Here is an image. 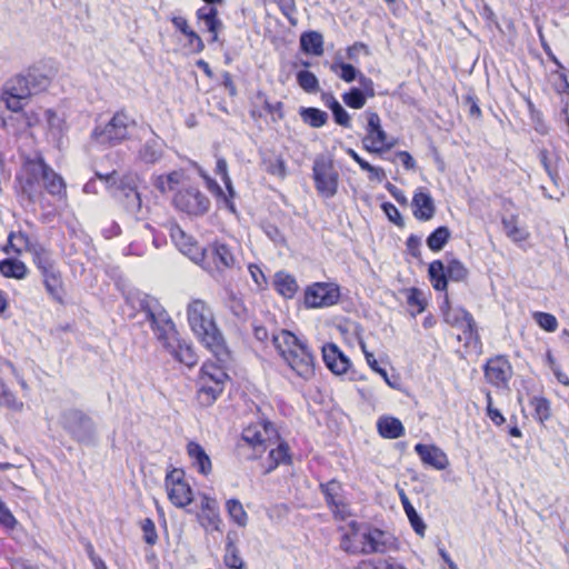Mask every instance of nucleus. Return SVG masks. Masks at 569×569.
<instances>
[{"instance_id": "f257e3e1", "label": "nucleus", "mask_w": 569, "mask_h": 569, "mask_svg": "<svg viewBox=\"0 0 569 569\" xmlns=\"http://www.w3.org/2000/svg\"><path fill=\"white\" fill-rule=\"evenodd\" d=\"M54 71L44 64H36L8 79L1 91V101L12 112H21L29 98L50 86Z\"/></svg>"}, {"instance_id": "f03ea898", "label": "nucleus", "mask_w": 569, "mask_h": 569, "mask_svg": "<svg viewBox=\"0 0 569 569\" xmlns=\"http://www.w3.org/2000/svg\"><path fill=\"white\" fill-rule=\"evenodd\" d=\"M22 193L34 202L42 193V188L51 196L66 193V183L60 174L50 168L41 156L26 158L17 174Z\"/></svg>"}, {"instance_id": "7ed1b4c3", "label": "nucleus", "mask_w": 569, "mask_h": 569, "mask_svg": "<svg viewBox=\"0 0 569 569\" xmlns=\"http://www.w3.org/2000/svg\"><path fill=\"white\" fill-rule=\"evenodd\" d=\"M187 319L191 331L213 353L217 361L227 362L230 353L209 305L201 299L191 300L187 306Z\"/></svg>"}, {"instance_id": "20e7f679", "label": "nucleus", "mask_w": 569, "mask_h": 569, "mask_svg": "<svg viewBox=\"0 0 569 569\" xmlns=\"http://www.w3.org/2000/svg\"><path fill=\"white\" fill-rule=\"evenodd\" d=\"M271 341L281 358L298 377L305 380L313 377L315 358L306 342L286 329L273 332Z\"/></svg>"}, {"instance_id": "39448f33", "label": "nucleus", "mask_w": 569, "mask_h": 569, "mask_svg": "<svg viewBox=\"0 0 569 569\" xmlns=\"http://www.w3.org/2000/svg\"><path fill=\"white\" fill-rule=\"evenodd\" d=\"M129 299L143 315L144 320L150 323L153 335L161 346L169 345V341L178 336L174 322L156 298L137 292Z\"/></svg>"}, {"instance_id": "423d86ee", "label": "nucleus", "mask_w": 569, "mask_h": 569, "mask_svg": "<svg viewBox=\"0 0 569 569\" xmlns=\"http://www.w3.org/2000/svg\"><path fill=\"white\" fill-rule=\"evenodd\" d=\"M64 432L77 443L94 447L99 442V432L93 418L81 409H63L58 419Z\"/></svg>"}, {"instance_id": "0eeeda50", "label": "nucleus", "mask_w": 569, "mask_h": 569, "mask_svg": "<svg viewBox=\"0 0 569 569\" xmlns=\"http://www.w3.org/2000/svg\"><path fill=\"white\" fill-rule=\"evenodd\" d=\"M226 362H206L200 369L197 399L203 407L211 406L221 395L228 375L223 369Z\"/></svg>"}, {"instance_id": "6e6552de", "label": "nucleus", "mask_w": 569, "mask_h": 569, "mask_svg": "<svg viewBox=\"0 0 569 569\" xmlns=\"http://www.w3.org/2000/svg\"><path fill=\"white\" fill-rule=\"evenodd\" d=\"M136 120L123 111H118L104 126H96L91 139L99 144L116 146L129 137Z\"/></svg>"}, {"instance_id": "1a4fd4ad", "label": "nucleus", "mask_w": 569, "mask_h": 569, "mask_svg": "<svg viewBox=\"0 0 569 569\" xmlns=\"http://www.w3.org/2000/svg\"><path fill=\"white\" fill-rule=\"evenodd\" d=\"M118 190L119 201L123 210L137 221L144 220L148 217L149 207L142 203L134 177L131 174L122 177L119 181Z\"/></svg>"}, {"instance_id": "9d476101", "label": "nucleus", "mask_w": 569, "mask_h": 569, "mask_svg": "<svg viewBox=\"0 0 569 569\" xmlns=\"http://www.w3.org/2000/svg\"><path fill=\"white\" fill-rule=\"evenodd\" d=\"M312 177L321 196L332 198L337 193L339 174L331 159L323 154L317 156L312 166Z\"/></svg>"}, {"instance_id": "9b49d317", "label": "nucleus", "mask_w": 569, "mask_h": 569, "mask_svg": "<svg viewBox=\"0 0 569 569\" xmlns=\"http://www.w3.org/2000/svg\"><path fill=\"white\" fill-rule=\"evenodd\" d=\"M360 538L361 555L388 553L398 549L397 539L388 531L378 528L367 527L361 529Z\"/></svg>"}, {"instance_id": "f8f14e48", "label": "nucleus", "mask_w": 569, "mask_h": 569, "mask_svg": "<svg viewBox=\"0 0 569 569\" xmlns=\"http://www.w3.org/2000/svg\"><path fill=\"white\" fill-rule=\"evenodd\" d=\"M173 204L179 211L193 217L203 216L210 209L209 198L194 187L179 190L173 197Z\"/></svg>"}, {"instance_id": "ddd939ff", "label": "nucleus", "mask_w": 569, "mask_h": 569, "mask_svg": "<svg viewBox=\"0 0 569 569\" xmlns=\"http://www.w3.org/2000/svg\"><path fill=\"white\" fill-rule=\"evenodd\" d=\"M367 134L362 139V147L370 153H381L393 147V142H388L387 132L381 127V120L377 112L367 110Z\"/></svg>"}, {"instance_id": "4468645a", "label": "nucleus", "mask_w": 569, "mask_h": 569, "mask_svg": "<svg viewBox=\"0 0 569 569\" xmlns=\"http://www.w3.org/2000/svg\"><path fill=\"white\" fill-rule=\"evenodd\" d=\"M272 436H277V431L269 421L246 427L242 430L241 440L254 451L249 458L256 459L263 453L269 448Z\"/></svg>"}, {"instance_id": "2eb2a0df", "label": "nucleus", "mask_w": 569, "mask_h": 569, "mask_svg": "<svg viewBox=\"0 0 569 569\" xmlns=\"http://www.w3.org/2000/svg\"><path fill=\"white\" fill-rule=\"evenodd\" d=\"M207 252L208 258L212 261L203 268L216 279L222 278L223 271L232 269L237 264L236 257L229 246L223 242L214 241L208 249L203 250L202 254Z\"/></svg>"}, {"instance_id": "dca6fc26", "label": "nucleus", "mask_w": 569, "mask_h": 569, "mask_svg": "<svg viewBox=\"0 0 569 569\" xmlns=\"http://www.w3.org/2000/svg\"><path fill=\"white\" fill-rule=\"evenodd\" d=\"M142 131L143 133L149 132L150 137L139 147L136 161L148 167L154 166L163 158L166 143L150 126L142 128Z\"/></svg>"}, {"instance_id": "f3484780", "label": "nucleus", "mask_w": 569, "mask_h": 569, "mask_svg": "<svg viewBox=\"0 0 569 569\" xmlns=\"http://www.w3.org/2000/svg\"><path fill=\"white\" fill-rule=\"evenodd\" d=\"M340 292L338 287L330 283L316 282L305 292V303L308 308L330 307L338 302Z\"/></svg>"}, {"instance_id": "a211bd4d", "label": "nucleus", "mask_w": 569, "mask_h": 569, "mask_svg": "<svg viewBox=\"0 0 569 569\" xmlns=\"http://www.w3.org/2000/svg\"><path fill=\"white\" fill-rule=\"evenodd\" d=\"M485 378L497 388L508 387L513 371L512 366L505 356L490 358L483 367Z\"/></svg>"}, {"instance_id": "6ab92c4d", "label": "nucleus", "mask_w": 569, "mask_h": 569, "mask_svg": "<svg viewBox=\"0 0 569 569\" xmlns=\"http://www.w3.org/2000/svg\"><path fill=\"white\" fill-rule=\"evenodd\" d=\"M443 319L447 323L462 329L463 333L472 336L477 332V326L472 315L465 308H450L448 296H445L443 306L441 307Z\"/></svg>"}, {"instance_id": "aec40b11", "label": "nucleus", "mask_w": 569, "mask_h": 569, "mask_svg": "<svg viewBox=\"0 0 569 569\" xmlns=\"http://www.w3.org/2000/svg\"><path fill=\"white\" fill-rule=\"evenodd\" d=\"M320 490L325 496L326 502L337 519L345 520L348 516L347 506L341 498L342 486L339 481L332 479L320 483Z\"/></svg>"}, {"instance_id": "412c9836", "label": "nucleus", "mask_w": 569, "mask_h": 569, "mask_svg": "<svg viewBox=\"0 0 569 569\" xmlns=\"http://www.w3.org/2000/svg\"><path fill=\"white\" fill-rule=\"evenodd\" d=\"M322 359L326 367L335 375H343L351 366L349 358L335 343L322 347Z\"/></svg>"}, {"instance_id": "4be33fe9", "label": "nucleus", "mask_w": 569, "mask_h": 569, "mask_svg": "<svg viewBox=\"0 0 569 569\" xmlns=\"http://www.w3.org/2000/svg\"><path fill=\"white\" fill-rule=\"evenodd\" d=\"M177 361L193 367L198 361V356L193 347L184 340H180L178 336L169 341V345L162 346Z\"/></svg>"}, {"instance_id": "5701e85b", "label": "nucleus", "mask_w": 569, "mask_h": 569, "mask_svg": "<svg viewBox=\"0 0 569 569\" xmlns=\"http://www.w3.org/2000/svg\"><path fill=\"white\" fill-rule=\"evenodd\" d=\"M216 171L219 176H221L229 196L224 194L221 187L217 182L212 183V190L217 193L219 200L222 201V203L229 211L236 212V207L234 203L232 202V198L234 197V190L232 187L231 179L228 176V166L224 159H218Z\"/></svg>"}, {"instance_id": "b1692460", "label": "nucleus", "mask_w": 569, "mask_h": 569, "mask_svg": "<svg viewBox=\"0 0 569 569\" xmlns=\"http://www.w3.org/2000/svg\"><path fill=\"white\" fill-rule=\"evenodd\" d=\"M412 213L419 221H429L436 213L433 199L429 192L418 189L412 198Z\"/></svg>"}, {"instance_id": "393cba45", "label": "nucleus", "mask_w": 569, "mask_h": 569, "mask_svg": "<svg viewBox=\"0 0 569 569\" xmlns=\"http://www.w3.org/2000/svg\"><path fill=\"white\" fill-rule=\"evenodd\" d=\"M415 451L425 465H428L437 470H443L448 466V458L446 453L436 446L417 443Z\"/></svg>"}, {"instance_id": "a878e982", "label": "nucleus", "mask_w": 569, "mask_h": 569, "mask_svg": "<svg viewBox=\"0 0 569 569\" xmlns=\"http://www.w3.org/2000/svg\"><path fill=\"white\" fill-rule=\"evenodd\" d=\"M187 453L191 460V465L202 476H208L212 471L211 459L203 447L196 441L187 443Z\"/></svg>"}, {"instance_id": "bb28decb", "label": "nucleus", "mask_w": 569, "mask_h": 569, "mask_svg": "<svg viewBox=\"0 0 569 569\" xmlns=\"http://www.w3.org/2000/svg\"><path fill=\"white\" fill-rule=\"evenodd\" d=\"M201 525L206 529L219 530L221 519L219 516V508L216 499L210 498L207 495H203L201 498Z\"/></svg>"}, {"instance_id": "cd10ccee", "label": "nucleus", "mask_w": 569, "mask_h": 569, "mask_svg": "<svg viewBox=\"0 0 569 569\" xmlns=\"http://www.w3.org/2000/svg\"><path fill=\"white\" fill-rule=\"evenodd\" d=\"M171 22L173 23L174 28L184 34L188 39L187 47L190 52L200 53L204 49L202 39L196 31L190 28L187 19L180 16H176L171 18Z\"/></svg>"}, {"instance_id": "c85d7f7f", "label": "nucleus", "mask_w": 569, "mask_h": 569, "mask_svg": "<svg viewBox=\"0 0 569 569\" xmlns=\"http://www.w3.org/2000/svg\"><path fill=\"white\" fill-rule=\"evenodd\" d=\"M377 428L380 436L386 439H398L405 435L402 422L395 417L379 418Z\"/></svg>"}, {"instance_id": "c756f323", "label": "nucleus", "mask_w": 569, "mask_h": 569, "mask_svg": "<svg viewBox=\"0 0 569 569\" xmlns=\"http://www.w3.org/2000/svg\"><path fill=\"white\" fill-rule=\"evenodd\" d=\"M289 451L290 448L283 440L279 441L276 448H271L269 450V466L266 469V473H270L280 465H290L292 460Z\"/></svg>"}, {"instance_id": "7c9ffc66", "label": "nucleus", "mask_w": 569, "mask_h": 569, "mask_svg": "<svg viewBox=\"0 0 569 569\" xmlns=\"http://www.w3.org/2000/svg\"><path fill=\"white\" fill-rule=\"evenodd\" d=\"M167 491L169 500L178 508H184L193 500L192 489L188 482L169 487Z\"/></svg>"}, {"instance_id": "2f4dec72", "label": "nucleus", "mask_w": 569, "mask_h": 569, "mask_svg": "<svg viewBox=\"0 0 569 569\" xmlns=\"http://www.w3.org/2000/svg\"><path fill=\"white\" fill-rule=\"evenodd\" d=\"M44 114L50 137L57 142V144H60L68 129L64 118L59 116L52 109L46 110Z\"/></svg>"}, {"instance_id": "473e14b6", "label": "nucleus", "mask_w": 569, "mask_h": 569, "mask_svg": "<svg viewBox=\"0 0 569 569\" xmlns=\"http://www.w3.org/2000/svg\"><path fill=\"white\" fill-rule=\"evenodd\" d=\"M429 280L437 291H447L448 274L445 263L441 260H435L428 268Z\"/></svg>"}, {"instance_id": "72a5a7b5", "label": "nucleus", "mask_w": 569, "mask_h": 569, "mask_svg": "<svg viewBox=\"0 0 569 569\" xmlns=\"http://www.w3.org/2000/svg\"><path fill=\"white\" fill-rule=\"evenodd\" d=\"M273 287L284 298H292L298 290L296 278L284 271L274 274Z\"/></svg>"}, {"instance_id": "f704fd0d", "label": "nucleus", "mask_w": 569, "mask_h": 569, "mask_svg": "<svg viewBox=\"0 0 569 569\" xmlns=\"http://www.w3.org/2000/svg\"><path fill=\"white\" fill-rule=\"evenodd\" d=\"M300 48L305 53L321 56L323 53V38L317 31L303 32L300 37Z\"/></svg>"}, {"instance_id": "c9c22d12", "label": "nucleus", "mask_w": 569, "mask_h": 569, "mask_svg": "<svg viewBox=\"0 0 569 569\" xmlns=\"http://www.w3.org/2000/svg\"><path fill=\"white\" fill-rule=\"evenodd\" d=\"M0 272L6 278L23 279L27 276V266L14 258H6L0 261Z\"/></svg>"}, {"instance_id": "e433bc0d", "label": "nucleus", "mask_w": 569, "mask_h": 569, "mask_svg": "<svg viewBox=\"0 0 569 569\" xmlns=\"http://www.w3.org/2000/svg\"><path fill=\"white\" fill-rule=\"evenodd\" d=\"M299 116L311 128H321L328 121V113L315 107H301Z\"/></svg>"}, {"instance_id": "4c0bfd02", "label": "nucleus", "mask_w": 569, "mask_h": 569, "mask_svg": "<svg viewBox=\"0 0 569 569\" xmlns=\"http://www.w3.org/2000/svg\"><path fill=\"white\" fill-rule=\"evenodd\" d=\"M350 527L352 531L341 537L340 548L350 555H361L359 547H362V545L358 537V535H361V528L356 522H351Z\"/></svg>"}, {"instance_id": "58836bf2", "label": "nucleus", "mask_w": 569, "mask_h": 569, "mask_svg": "<svg viewBox=\"0 0 569 569\" xmlns=\"http://www.w3.org/2000/svg\"><path fill=\"white\" fill-rule=\"evenodd\" d=\"M451 237V231L446 226H440L436 228L426 240V243L428 248L433 251L438 252L445 248L447 242L449 241Z\"/></svg>"}, {"instance_id": "ea45409f", "label": "nucleus", "mask_w": 569, "mask_h": 569, "mask_svg": "<svg viewBox=\"0 0 569 569\" xmlns=\"http://www.w3.org/2000/svg\"><path fill=\"white\" fill-rule=\"evenodd\" d=\"M43 283L48 291V293L57 301L62 302L63 297V288L60 272L58 269L50 271L49 273L42 276Z\"/></svg>"}, {"instance_id": "a19ab883", "label": "nucleus", "mask_w": 569, "mask_h": 569, "mask_svg": "<svg viewBox=\"0 0 569 569\" xmlns=\"http://www.w3.org/2000/svg\"><path fill=\"white\" fill-rule=\"evenodd\" d=\"M207 4L198 9L197 17L203 21L209 32H217L221 27V21L217 18L218 11L211 4L212 2H206Z\"/></svg>"}, {"instance_id": "79ce46f5", "label": "nucleus", "mask_w": 569, "mask_h": 569, "mask_svg": "<svg viewBox=\"0 0 569 569\" xmlns=\"http://www.w3.org/2000/svg\"><path fill=\"white\" fill-rule=\"evenodd\" d=\"M330 70L336 73L341 80L345 82H352L357 80L359 74L361 73L356 67L351 63H347L343 61H335L330 66Z\"/></svg>"}, {"instance_id": "37998d69", "label": "nucleus", "mask_w": 569, "mask_h": 569, "mask_svg": "<svg viewBox=\"0 0 569 569\" xmlns=\"http://www.w3.org/2000/svg\"><path fill=\"white\" fill-rule=\"evenodd\" d=\"M502 227L506 234L515 242L525 241L529 236L525 228L518 227L517 218L515 216H511L510 218H503Z\"/></svg>"}, {"instance_id": "c03bdc74", "label": "nucleus", "mask_w": 569, "mask_h": 569, "mask_svg": "<svg viewBox=\"0 0 569 569\" xmlns=\"http://www.w3.org/2000/svg\"><path fill=\"white\" fill-rule=\"evenodd\" d=\"M182 173L172 171L168 174H159L153 178V186L161 192L173 190L179 184Z\"/></svg>"}, {"instance_id": "a18cd8bd", "label": "nucleus", "mask_w": 569, "mask_h": 569, "mask_svg": "<svg viewBox=\"0 0 569 569\" xmlns=\"http://www.w3.org/2000/svg\"><path fill=\"white\" fill-rule=\"evenodd\" d=\"M224 565L231 569H243L244 563L239 556L238 548L236 547L230 535L227 536Z\"/></svg>"}, {"instance_id": "49530a36", "label": "nucleus", "mask_w": 569, "mask_h": 569, "mask_svg": "<svg viewBox=\"0 0 569 569\" xmlns=\"http://www.w3.org/2000/svg\"><path fill=\"white\" fill-rule=\"evenodd\" d=\"M226 509L230 518L239 526L244 527L248 522V515L242 503L238 499H229L226 502Z\"/></svg>"}, {"instance_id": "de8ad7c7", "label": "nucleus", "mask_w": 569, "mask_h": 569, "mask_svg": "<svg viewBox=\"0 0 569 569\" xmlns=\"http://www.w3.org/2000/svg\"><path fill=\"white\" fill-rule=\"evenodd\" d=\"M0 406L8 409L19 411L22 409L23 403L19 401L9 387L0 379Z\"/></svg>"}, {"instance_id": "09e8293b", "label": "nucleus", "mask_w": 569, "mask_h": 569, "mask_svg": "<svg viewBox=\"0 0 569 569\" xmlns=\"http://www.w3.org/2000/svg\"><path fill=\"white\" fill-rule=\"evenodd\" d=\"M297 82L301 89L308 93H315L319 90L318 78L308 70H300L297 72Z\"/></svg>"}, {"instance_id": "8fccbe9b", "label": "nucleus", "mask_w": 569, "mask_h": 569, "mask_svg": "<svg viewBox=\"0 0 569 569\" xmlns=\"http://www.w3.org/2000/svg\"><path fill=\"white\" fill-rule=\"evenodd\" d=\"M368 97H366L362 91L360 92V88L352 87L349 91L342 94L343 102L352 109H361L365 107Z\"/></svg>"}, {"instance_id": "3c124183", "label": "nucleus", "mask_w": 569, "mask_h": 569, "mask_svg": "<svg viewBox=\"0 0 569 569\" xmlns=\"http://www.w3.org/2000/svg\"><path fill=\"white\" fill-rule=\"evenodd\" d=\"M446 269L448 279L456 282L466 280L469 274L466 266L458 259H451Z\"/></svg>"}, {"instance_id": "603ef678", "label": "nucleus", "mask_w": 569, "mask_h": 569, "mask_svg": "<svg viewBox=\"0 0 569 569\" xmlns=\"http://www.w3.org/2000/svg\"><path fill=\"white\" fill-rule=\"evenodd\" d=\"M170 234L174 243L180 248L182 252H191L192 248L194 247L191 242V238L188 237L179 226L176 224L171 227Z\"/></svg>"}, {"instance_id": "864d4df0", "label": "nucleus", "mask_w": 569, "mask_h": 569, "mask_svg": "<svg viewBox=\"0 0 569 569\" xmlns=\"http://www.w3.org/2000/svg\"><path fill=\"white\" fill-rule=\"evenodd\" d=\"M407 303L410 308H415L411 313L418 315L425 311L426 301L422 298V292L418 288H410L407 291Z\"/></svg>"}, {"instance_id": "5fc2aeb1", "label": "nucleus", "mask_w": 569, "mask_h": 569, "mask_svg": "<svg viewBox=\"0 0 569 569\" xmlns=\"http://www.w3.org/2000/svg\"><path fill=\"white\" fill-rule=\"evenodd\" d=\"M257 98L262 101L264 110L271 114L273 121L283 119V103L281 101L271 103L262 92H258Z\"/></svg>"}, {"instance_id": "6e6d98bb", "label": "nucleus", "mask_w": 569, "mask_h": 569, "mask_svg": "<svg viewBox=\"0 0 569 569\" xmlns=\"http://www.w3.org/2000/svg\"><path fill=\"white\" fill-rule=\"evenodd\" d=\"M266 171L272 176L284 178L287 174L286 162L281 157L263 159Z\"/></svg>"}, {"instance_id": "4d7b16f0", "label": "nucleus", "mask_w": 569, "mask_h": 569, "mask_svg": "<svg viewBox=\"0 0 569 569\" xmlns=\"http://www.w3.org/2000/svg\"><path fill=\"white\" fill-rule=\"evenodd\" d=\"M531 405L535 409V418L543 422L550 417V403L549 401L543 397H535L531 400Z\"/></svg>"}, {"instance_id": "13d9d810", "label": "nucleus", "mask_w": 569, "mask_h": 569, "mask_svg": "<svg viewBox=\"0 0 569 569\" xmlns=\"http://www.w3.org/2000/svg\"><path fill=\"white\" fill-rule=\"evenodd\" d=\"M141 530L143 532L144 542L149 546H154L158 541V533L153 520L144 518L141 521Z\"/></svg>"}, {"instance_id": "bf43d9fd", "label": "nucleus", "mask_w": 569, "mask_h": 569, "mask_svg": "<svg viewBox=\"0 0 569 569\" xmlns=\"http://www.w3.org/2000/svg\"><path fill=\"white\" fill-rule=\"evenodd\" d=\"M535 319L537 323L548 332H553L557 330L558 321L557 318L548 312H536Z\"/></svg>"}, {"instance_id": "052dcab7", "label": "nucleus", "mask_w": 569, "mask_h": 569, "mask_svg": "<svg viewBox=\"0 0 569 569\" xmlns=\"http://www.w3.org/2000/svg\"><path fill=\"white\" fill-rule=\"evenodd\" d=\"M381 209L385 212V214L388 217V219L393 222L397 227L403 228L405 227V220L398 210V208L391 203V202H383L381 204Z\"/></svg>"}, {"instance_id": "680f3d73", "label": "nucleus", "mask_w": 569, "mask_h": 569, "mask_svg": "<svg viewBox=\"0 0 569 569\" xmlns=\"http://www.w3.org/2000/svg\"><path fill=\"white\" fill-rule=\"evenodd\" d=\"M0 525L9 530H12L17 527L18 521L16 517L12 515L10 509L0 498Z\"/></svg>"}, {"instance_id": "e2e57ef3", "label": "nucleus", "mask_w": 569, "mask_h": 569, "mask_svg": "<svg viewBox=\"0 0 569 569\" xmlns=\"http://www.w3.org/2000/svg\"><path fill=\"white\" fill-rule=\"evenodd\" d=\"M406 515L408 517V520L413 529V531L420 536L423 537L426 532V523L422 520V518L419 516L415 507L412 509H409L406 511Z\"/></svg>"}, {"instance_id": "0e129e2a", "label": "nucleus", "mask_w": 569, "mask_h": 569, "mask_svg": "<svg viewBox=\"0 0 569 569\" xmlns=\"http://www.w3.org/2000/svg\"><path fill=\"white\" fill-rule=\"evenodd\" d=\"M333 120L337 124L343 128L351 127V118L347 110L341 106V103H337L331 109Z\"/></svg>"}, {"instance_id": "69168bd1", "label": "nucleus", "mask_w": 569, "mask_h": 569, "mask_svg": "<svg viewBox=\"0 0 569 569\" xmlns=\"http://www.w3.org/2000/svg\"><path fill=\"white\" fill-rule=\"evenodd\" d=\"M538 158L547 174L551 180H555L557 171L552 168L550 152L545 148L539 149Z\"/></svg>"}, {"instance_id": "338daca9", "label": "nucleus", "mask_w": 569, "mask_h": 569, "mask_svg": "<svg viewBox=\"0 0 569 569\" xmlns=\"http://www.w3.org/2000/svg\"><path fill=\"white\" fill-rule=\"evenodd\" d=\"M187 482L184 480V471L182 469H179V468H172L166 476V479H164V485H166V488H169V487H172V486H176V485H180V483H184Z\"/></svg>"}, {"instance_id": "774afa93", "label": "nucleus", "mask_w": 569, "mask_h": 569, "mask_svg": "<svg viewBox=\"0 0 569 569\" xmlns=\"http://www.w3.org/2000/svg\"><path fill=\"white\" fill-rule=\"evenodd\" d=\"M229 308L231 312L238 318H243L247 313V309L243 301L240 298H238L234 293H231L229 297Z\"/></svg>"}]
</instances>
